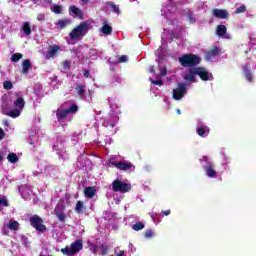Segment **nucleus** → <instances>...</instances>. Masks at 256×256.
Masks as SVG:
<instances>
[{"label": "nucleus", "mask_w": 256, "mask_h": 256, "mask_svg": "<svg viewBox=\"0 0 256 256\" xmlns=\"http://www.w3.org/2000/svg\"><path fill=\"white\" fill-rule=\"evenodd\" d=\"M0 161H3V155L0 154Z\"/></svg>", "instance_id": "obj_58"}, {"label": "nucleus", "mask_w": 256, "mask_h": 256, "mask_svg": "<svg viewBox=\"0 0 256 256\" xmlns=\"http://www.w3.org/2000/svg\"><path fill=\"white\" fill-rule=\"evenodd\" d=\"M178 61L182 67L193 69L201 63V57L197 56V54H184L178 58Z\"/></svg>", "instance_id": "obj_1"}, {"label": "nucleus", "mask_w": 256, "mask_h": 256, "mask_svg": "<svg viewBox=\"0 0 256 256\" xmlns=\"http://www.w3.org/2000/svg\"><path fill=\"white\" fill-rule=\"evenodd\" d=\"M90 24L87 21L81 22L76 28H74L70 32V39H81V37H85L87 35V31H89Z\"/></svg>", "instance_id": "obj_2"}, {"label": "nucleus", "mask_w": 256, "mask_h": 256, "mask_svg": "<svg viewBox=\"0 0 256 256\" xmlns=\"http://www.w3.org/2000/svg\"><path fill=\"white\" fill-rule=\"evenodd\" d=\"M3 126L9 127V120H3Z\"/></svg>", "instance_id": "obj_50"}, {"label": "nucleus", "mask_w": 256, "mask_h": 256, "mask_svg": "<svg viewBox=\"0 0 256 256\" xmlns=\"http://www.w3.org/2000/svg\"><path fill=\"white\" fill-rule=\"evenodd\" d=\"M185 93H187V84L179 83L177 88L173 90V99L181 101V98L185 97Z\"/></svg>", "instance_id": "obj_7"}, {"label": "nucleus", "mask_w": 256, "mask_h": 256, "mask_svg": "<svg viewBox=\"0 0 256 256\" xmlns=\"http://www.w3.org/2000/svg\"><path fill=\"white\" fill-rule=\"evenodd\" d=\"M64 67H71V63L69 61L64 62Z\"/></svg>", "instance_id": "obj_52"}, {"label": "nucleus", "mask_w": 256, "mask_h": 256, "mask_svg": "<svg viewBox=\"0 0 256 256\" xmlns=\"http://www.w3.org/2000/svg\"><path fill=\"white\" fill-rule=\"evenodd\" d=\"M195 75H197V68H189L188 73L184 77L185 81H189L190 83H195L197 80L195 79Z\"/></svg>", "instance_id": "obj_15"}, {"label": "nucleus", "mask_w": 256, "mask_h": 256, "mask_svg": "<svg viewBox=\"0 0 256 256\" xmlns=\"http://www.w3.org/2000/svg\"><path fill=\"white\" fill-rule=\"evenodd\" d=\"M242 71L244 73L245 79L248 80L249 83H253V81H254L253 72L251 71V68L249 67V64H245L242 67Z\"/></svg>", "instance_id": "obj_12"}, {"label": "nucleus", "mask_w": 256, "mask_h": 256, "mask_svg": "<svg viewBox=\"0 0 256 256\" xmlns=\"http://www.w3.org/2000/svg\"><path fill=\"white\" fill-rule=\"evenodd\" d=\"M116 256H125V250H120L119 253L116 254Z\"/></svg>", "instance_id": "obj_49"}, {"label": "nucleus", "mask_w": 256, "mask_h": 256, "mask_svg": "<svg viewBox=\"0 0 256 256\" xmlns=\"http://www.w3.org/2000/svg\"><path fill=\"white\" fill-rule=\"evenodd\" d=\"M7 159L9 163H17L19 161V157L15 153H9Z\"/></svg>", "instance_id": "obj_30"}, {"label": "nucleus", "mask_w": 256, "mask_h": 256, "mask_svg": "<svg viewBox=\"0 0 256 256\" xmlns=\"http://www.w3.org/2000/svg\"><path fill=\"white\" fill-rule=\"evenodd\" d=\"M196 131L199 137H207L209 135V127L207 126H200Z\"/></svg>", "instance_id": "obj_21"}, {"label": "nucleus", "mask_w": 256, "mask_h": 256, "mask_svg": "<svg viewBox=\"0 0 256 256\" xmlns=\"http://www.w3.org/2000/svg\"><path fill=\"white\" fill-rule=\"evenodd\" d=\"M30 225L40 233H45V231H47V226L43 224V218L39 215L30 217Z\"/></svg>", "instance_id": "obj_6"}, {"label": "nucleus", "mask_w": 256, "mask_h": 256, "mask_svg": "<svg viewBox=\"0 0 256 256\" xmlns=\"http://www.w3.org/2000/svg\"><path fill=\"white\" fill-rule=\"evenodd\" d=\"M75 211L78 213V215H81V213L85 211V204L83 203V201L81 200L77 201L75 206Z\"/></svg>", "instance_id": "obj_26"}, {"label": "nucleus", "mask_w": 256, "mask_h": 256, "mask_svg": "<svg viewBox=\"0 0 256 256\" xmlns=\"http://www.w3.org/2000/svg\"><path fill=\"white\" fill-rule=\"evenodd\" d=\"M159 77H167V67H163L160 71Z\"/></svg>", "instance_id": "obj_42"}, {"label": "nucleus", "mask_w": 256, "mask_h": 256, "mask_svg": "<svg viewBox=\"0 0 256 256\" xmlns=\"http://www.w3.org/2000/svg\"><path fill=\"white\" fill-rule=\"evenodd\" d=\"M162 215H165V217H167V215H171V210L162 211Z\"/></svg>", "instance_id": "obj_46"}, {"label": "nucleus", "mask_w": 256, "mask_h": 256, "mask_svg": "<svg viewBox=\"0 0 256 256\" xmlns=\"http://www.w3.org/2000/svg\"><path fill=\"white\" fill-rule=\"evenodd\" d=\"M9 207V200L7 199V196L0 197V207Z\"/></svg>", "instance_id": "obj_36"}, {"label": "nucleus", "mask_w": 256, "mask_h": 256, "mask_svg": "<svg viewBox=\"0 0 256 256\" xmlns=\"http://www.w3.org/2000/svg\"><path fill=\"white\" fill-rule=\"evenodd\" d=\"M150 73H155V69H153V67H150Z\"/></svg>", "instance_id": "obj_54"}, {"label": "nucleus", "mask_w": 256, "mask_h": 256, "mask_svg": "<svg viewBox=\"0 0 256 256\" xmlns=\"http://www.w3.org/2000/svg\"><path fill=\"white\" fill-rule=\"evenodd\" d=\"M51 11L52 13H56V15H61V13H63V7L61 5H54Z\"/></svg>", "instance_id": "obj_31"}, {"label": "nucleus", "mask_w": 256, "mask_h": 256, "mask_svg": "<svg viewBox=\"0 0 256 256\" xmlns=\"http://www.w3.org/2000/svg\"><path fill=\"white\" fill-rule=\"evenodd\" d=\"M132 186L130 183L123 182L119 179H116L112 182V190L114 193H129Z\"/></svg>", "instance_id": "obj_5"}, {"label": "nucleus", "mask_w": 256, "mask_h": 256, "mask_svg": "<svg viewBox=\"0 0 256 256\" xmlns=\"http://www.w3.org/2000/svg\"><path fill=\"white\" fill-rule=\"evenodd\" d=\"M220 52H221V49H219V47H214L213 49L208 50L205 53L206 61H211V59H215V57L218 56Z\"/></svg>", "instance_id": "obj_14"}, {"label": "nucleus", "mask_w": 256, "mask_h": 256, "mask_svg": "<svg viewBox=\"0 0 256 256\" xmlns=\"http://www.w3.org/2000/svg\"><path fill=\"white\" fill-rule=\"evenodd\" d=\"M212 15H214V17L217 19H229V12L223 9H214L212 11Z\"/></svg>", "instance_id": "obj_13"}, {"label": "nucleus", "mask_w": 256, "mask_h": 256, "mask_svg": "<svg viewBox=\"0 0 256 256\" xmlns=\"http://www.w3.org/2000/svg\"><path fill=\"white\" fill-rule=\"evenodd\" d=\"M144 236L146 237V239L153 237V230H146Z\"/></svg>", "instance_id": "obj_43"}, {"label": "nucleus", "mask_w": 256, "mask_h": 256, "mask_svg": "<svg viewBox=\"0 0 256 256\" xmlns=\"http://www.w3.org/2000/svg\"><path fill=\"white\" fill-rule=\"evenodd\" d=\"M57 25L60 29H65V27L71 25V20L64 18V19H60L57 22Z\"/></svg>", "instance_id": "obj_24"}, {"label": "nucleus", "mask_w": 256, "mask_h": 256, "mask_svg": "<svg viewBox=\"0 0 256 256\" xmlns=\"http://www.w3.org/2000/svg\"><path fill=\"white\" fill-rule=\"evenodd\" d=\"M189 19H190L191 23H195V19H193V16H189Z\"/></svg>", "instance_id": "obj_53"}, {"label": "nucleus", "mask_w": 256, "mask_h": 256, "mask_svg": "<svg viewBox=\"0 0 256 256\" xmlns=\"http://www.w3.org/2000/svg\"><path fill=\"white\" fill-rule=\"evenodd\" d=\"M67 110L68 113H77V111H79V107L77 104H72Z\"/></svg>", "instance_id": "obj_39"}, {"label": "nucleus", "mask_w": 256, "mask_h": 256, "mask_svg": "<svg viewBox=\"0 0 256 256\" xmlns=\"http://www.w3.org/2000/svg\"><path fill=\"white\" fill-rule=\"evenodd\" d=\"M200 163H205L203 165V169L210 179H216L217 177V170H215V164L211 162L208 158V156H203L202 158L199 159Z\"/></svg>", "instance_id": "obj_3"}, {"label": "nucleus", "mask_w": 256, "mask_h": 256, "mask_svg": "<svg viewBox=\"0 0 256 256\" xmlns=\"http://www.w3.org/2000/svg\"><path fill=\"white\" fill-rule=\"evenodd\" d=\"M8 229H10V231H19V222L18 221H10L8 223Z\"/></svg>", "instance_id": "obj_29"}, {"label": "nucleus", "mask_w": 256, "mask_h": 256, "mask_svg": "<svg viewBox=\"0 0 256 256\" xmlns=\"http://www.w3.org/2000/svg\"><path fill=\"white\" fill-rule=\"evenodd\" d=\"M149 81L152 83V85H158L159 87L163 85V80H153V78H149Z\"/></svg>", "instance_id": "obj_40"}, {"label": "nucleus", "mask_w": 256, "mask_h": 256, "mask_svg": "<svg viewBox=\"0 0 256 256\" xmlns=\"http://www.w3.org/2000/svg\"><path fill=\"white\" fill-rule=\"evenodd\" d=\"M54 215L61 221L62 223L65 222V219H67V215L65 212H63V208L61 205L57 204L54 209Z\"/></svg>", "instance_id": "obj_10"}, {"label": "nucleus", "mask_w": 256, "mask_h": 256, "mask_svg": "<svg viewBox=\"0 0 256 256\" xmlns=\"http://www.w3.org/2000/svg\"><path fill=\"white\" fill-rule=\"evenodd\" d=\"M23 240L25 243H27V241H28L27 237H23Z\"/></svg>", "instance_id": "obj_56"}, {"label": "nucleus", "mask_w": 256, "mask_h": 256, "mask_svg": "<svg viewBox=\"0 0 256 256\" xmlns=\"http://www.w3.org/2000/svg\"><path fill=\"white\" fill-rule=\"evenodd\" d=\"M132 229L134 231H141L142 229H145V224H143V222H137L132 226Z\"/></svg>", "instance_id": "obj_35"}, {"label": "nucleus", "mask_w": 256, "mask_h": 256, "mask_svg": "<svg viewBox=\"0 0 256 256\" xmlns=\"http://www.w3.org/2000/svg\"><path fill=\"white\" fill-rule=\"evenodd\" d=\"M4 115H7V117H12V119H17L21 115V110L19 109H14L9 112L3 111Z\"/></svg>", "instance_id": "obj_20"}, {"label": "nucleus", "mask_w": 256, "mask_h": 256, "mask_svg": "<svg viewBox=\"0 0 256 256\" xmlns=\"http://www.w3.org/2000/svg\"><path fill=\"white\" fill-rule=\"evenodd\" d=\"M5 139V131H3V128H0V140Z\"/></svg>", "instance_id": "obj_45"}, {"label": "nucleus", "mask_w": 256, "mask_h": 256, "mask_svg": "<svg viewBox=\"0 0 256 256\" xmlns=\"http://www.w3.org/2000/svg\"><path fill=\"white\" fill-rule=\"evenodd\" d=\"M245 11H247V6L245 5H241L240 7L236 8V10L234 11V13L236 15H239L241 13H245Z\"/></svg>", "instance_id": "obj_37"}, {"label": "nucleus", "mask_w": 256, "mask_h": 256, "mask_svg": "<svg viewBox=\"0 0 256 256\" xmlns=\"http://www.w3.org/2000/svg\"><path fill=\"white\" fill-rule=\"evenodd\" d=\"M101 31L104 35H111V33H113V27L107 24V22H104Z\"/></svg>", "instance_id": "obj_23"}, {"label": "nucleus", "mask_w": 256, "mask_h": 256, "mask_svg": "<svg viewBox=\"0 0 256 256\" xmlns=\"http://www.w3.org/2000/svg\"><path fill=\"white\" fill-rule=\"evenodd\" d=\"M83 250V240L82 239H78L74 242L71 243L70 248L69 246H66L65 248L61 249V253H63V255H67V256H73L76 253H79V251Z\"/></svg>", "instance_id": "obj_4"}, {"label": "nucleus", "mask_w": 256, "mask_h": 256, "mask_svg": "<svg viewBox=\"0 0 256 256\" xmlns=\"http://www.w3.org/2000/svg\"><path fill=\"white\" fill-rule=\"evenodd\" d=\"M37 20L38 21H45V14H38L37 15Z\"/></svg>", "instance_id": "obj_44"}, {"label": "nucleus", "mask_w": 256, "mask_h": 256, "mask_svg": "<svg viewBox=\"0 0 256 256\" xmlns=\"http://www.w3.org/2000/svg\"><path fill=\"white\" fill-rule=\"evenodd\" d=\"M14 107H16V109H18L19 111H22V109L25 108V99H23V97H18L14 101Z\"/></svg>", "instance_id": "obj_19"}, {"label": "nucleus", "mask_w": 256, "mask_h": 256, "mask_svg": "<svg viewBox=\"0 0 256 256\" xmlns=\"http://www.w3.org/2000/svg\"><path fill=\"white\" fill-rule=\"evenodd\" d=\"M3 87L4 89H6L7 91L13 89V82L12 81H5L3 83Z\"/></svg>", "instance_id": "obj_38"}, {"label": "nucleus", "mask_w": 256, "mask_h": 256, "mask_svg": "<svg viewBox=\"0 0 256 256\" xmlns=\"http://www.w3.org/2000/svg\"><path fill=\"white\" fill-rule=\"evenodd\" d=\"M32 67H33V64H31V60H29V59L23 60V62H22V73L24 75H27V73H29V71H31Z\"/></svg>", "instance_id": "obj_17"}, {"label": "nucleus", "mask_w": 256, "mask_h": 256, "mask_svg": "<svg viewBox=\"0 0 256 256\" xmlns=\"http://www.w3.org/2000/svg\"><path fill=\"white\" fill-rule=\"evenodd\" d=\"M22 31L26 36L31 35V24H29V22H24L22 25Z\"/></svg>", "instance_id": "obj_27"}, {"label": "nucleus", "mask_w": 256, "mask_h": 256, "mask_svg": "<svg viewBox=\"0 0 256 256\" xmlns=\"http://www.w3.org/2000/svg\"><path fill=\"white\" fill-rule=\"evenodd\" d=\"M60 49H61V47H59V45H50L48 47V51L45 55V59H51V58L55 57Z\"/></svg>", "instance_id": "obj_11"}, {"label": "nucleus", "mask_w": 256, "mask_h": 256, "mask_svg": "<svg viewBox=\"0 0 256 256\" xmlns=\"http://www.w3.org/2000/svg\"><path fill=\"white\" fill-rule=\"evenodd\" d=\"M119 63H127L129 61V57L127 55H122L118 59Z\"/></svg>", "instance_id": "obj_41"}, {"label": "nucleus", "mask_w": 256, "mask_h": 256, "mask_svg": "<svg viewBox=\"0 0 256 256\" xmlns=\"http://www.w3.org/2000/svg\"><path fill=\"white\" fill-rule=\"evenodd\" d=\"M196 73L202 81H209L211 74L203 67H196Z\"/></svg>", "instance_id": "obj_9"}, {"label": "nucleus", "mask_w": 256, "mask_h": 256, "mask_svg": "<svg viewBox=\"0 0 256 256\" xmlns=\"http://www.w3.org/2000/svg\"><path fill=\"white\" fill-rule=\"evenodd\" d=\"M112 167H115L119 171H135V165L131 162H110Z\"/></svg>", "instance_id": "obj_8"}, {"label": "nucleus", "mask_w": 256, "mask_h": 256, "mask_svg": "<svg viewBox=\"0 0 256 256\" xmlns=\"http://www.w3.org/2000/svg\"><path fill=\"white\" fill-rule=\"evenodd\" d=\"M67 115H69V111L67 109L65 110H60L58 113H57V119H65L67 118Z\"/></svg>", "instance_id": "obj_34"}, {"label": "nucleus", "mask_w": 256, "mask_h": 256, "mask_svg": "<svg viewBox=\"0 0 256 256\" xmlns=\"http://www.w3.org/2000/svg\"><path fill=\"white\" fill-rule=\"evenodd\" d=\"M89 75H90L89 70H84V77H85L86 79H89Z\"/></svg>", "instance_id": "obj_47"}, {"label": "nucleus", "mask_w": 256, "mask_h": 256, "mask_svg": "<svg viewBox=\"0 0 256 256\" xmlns=\"http://www.w3.org/2000/svg\"><path fill=\"white\" fill-rule=\"evenodd\" d=\"M70 13L78 17V19H83V11H81L77 6L72 5L69 7Z\"/></svg>", "instance_id": "obj_18"}, {"label": "nucleus", "mask_w": 256, "mask_h": 256, "mask_svg": "<svg viewBox=\"0 0 256 256\" xmlns=\"http://www.w3.org/2000/svg\"><path fill=\"white\" fill-rule=\"evenodd\" d=\"M84 195L88 199H93L97 195V189L93 186H88L84 189Z\"/></svg>", "instance_id": "obj_16"}, {"label": "nucleus", "mask_w": 256, "mask_h": 256, "mask_svg": "<svg viewBox=\"0 0 256 256\" xmlns=\"http://www.w3.org/2000/svg\"><path fill=\"white\" fill-rule=\"evenodd\" d=\"M20 59H23V54L15 53L11 56L10 61H12V63H17Z\"/></svg>", "instance_id": "obj_33"}, {"label": "nucleus", "mask_w": 256, "mask_h": 256, "mask_svg": "<svg viewBox=\"0 0 256 256\" xmlns=\"http://www.w3.org/2000/svg\"><path fill=\"white\" fill-rule=\"evenodd\" d=\"M177 113H178V115H181V110L178 109V110H177Z\"/></svg>", "instance_id": "obj_57"}, {"label": "nucleus", "mask_w": 256, "mask_h": 256, "mask_svg": "<svg viewBox=\"0 0 256 256\" xmlns=\"http://www.w3.org/2000/svg\"><path fill=\"white\" fill-rule=\"evenodd\" d=\"M92 253H93L94 255H97V247L93 246V248H92Z\"/></svg>", "instance_id": "obj_51"}, {"label": "nucleus", "mask_w": 256, "mask_h": 256, "mask_svg": "<svg viewBox=\"0 0 256 256\" xmlns=\"http://www.w3.org/2000/svg\"><path fill=\"white\" fill-rule=\"evenodd\" d=\"M107 7H111L113 13H116L117 15H119V13H121V10L119 9V6L115 5V3L108 1L106 3Z\"/></svg>", "instance_id": "obj_28"}, {"label": "nucleus", "mask_w": 256, "mask_h": 256, "mask_svg": "<svg viewBox=\"0 0 256 256\" xmlns=\"http://www.w3.org/2000/svg\"><path fill=\"white\" fill-rule=\"evenodd\" d=\"M227 33V27L225 25H218L216 28V34L218 37H224V35Z\"/></svg>", "instance_id": "obj_25"}, {"label": "nucleus", "mask_w": 256, "mask_h": 256, "mask_svg": "<svg viewBox=\"0 0 256 256\" xmlns=\"http://www.w3.org/2000/svg\"><path fill=\"white\" fill-rule=\"evenodd\" d=\"M106 127H111V129H113V127H115V123H113V122H107Z\"/></svg>", "instance_id": "obj_48"}, {"label": "nucleus", "mask_w": 256, "mask_h": 256, "mask_svg": "<svg viewBox=\"0 0 256 256\" xmlns=\"http://www.w3.org/2000/svg\"><path fill=\"white\" fill-rule=\"evenodd\" d=\"M81 1L82 3H85V4L89 3V0H81Z\"/></svg>", "instance_id": "obj_55"}, {"label": "nucleus", "mask_w": 256, "mask_h": 256, "mask_svg": "<svg viewBox=\"0 0 256 256\" xmlns=\"http://www.w3.org/2000/svg\"><path fill=\"white\" fill-rule=\"evenodd\" d=\"M76 91L79 97L83 99L85 97V94L87 93V91L85 90V84H81V83L77 84Z\"/></svg>", "instance_id": "obj_22"}, {"label": "nucleus", "mask_w": 256, "mask_h": 256, "mask_svg": "<svg viewBox=\"0 0 256 256\" xmlns=\"http://www.w3.org/2000/svg\"><path fill=\"white\" fill-rule=\"evenodd\" d=\"M100 253L102 256H105V255H107V253H109V246L107 245V243L101 244Z\"/></svg>", "instance_id": "obj_32"}]
</instances>
